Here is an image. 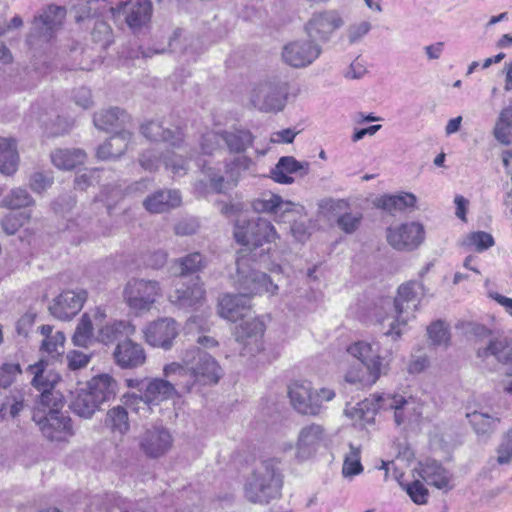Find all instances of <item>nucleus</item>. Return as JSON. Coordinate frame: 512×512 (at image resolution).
I'll return each mask as SVG.
<instances>
[{
	"instance_id": "0eeeda50",
	"label": "nucleus",
	"mask_w": 512,
	"mask_h": 512,
	"mask_svg": "<svg viewBox=\"0 0 512 512\" xmlns=\"http://www.w3.org/2000/svg\"><path fill=\"white\" fill-rule=\"evenodd\" d=\"M241 250L237 258V272L235 277V286L242 295L250 299L252 295L268 293L274 295L277 293L278 286L274 284L270 277L255 268H252L249 261L250 256Z\"/></svg>"
},
{
	"instance_id": "4d7b16f0",
	"label": "nucleus",
	"mask_w": 512,
	"mask_h": 512,
	"mask_svg": "<svg viewBox=\"0 0 512 512\" xmlns=\"http://www.w3.org/2000/svg\"><path fill=\"white\" fill-rule=\"evenodd\" d=\"M92 36L96 42H100L103 46H107L112 42V29L106 22L96 21Z\"/></svg>"
},
{
	"instance_id": "a18cd8bd",
	"label": "nucleus",
	"mask_w": 512,
	"mask_h": 512,
	"mask_svg": "<svg viewBox=\"0 0 512 512\" xmlns=\"http://www.w3.org/2000/svg\"><path fill=\"white\" fill-rule=\"evenodd\" d=\"M33 199L29 193L22 188L12 189L6 196L0 201V206L11 210L20 209L33 204Z\"/></svg>"
},
{
	"instance_id": "58836bf2",
	"label": "nucleus",
	"mask_w": 512,
	"mask_h": 512,
	"mask_svg": "<svg viewBox=\"0 0 512 512\" xmlns=\"http://www.w3.org/2000/svg\"><path fill=\"white\" fill-rule=\"evenodd\" d=\"M222 141L231 153H244L254 142L253 134L246 129H231L222 131Z\"/></svg>"
},
{
	"instance_id": "2f4dec72",
	"label": "nucleus",
	"mask_w": 512,
	"mask_h": 512,
	"mask_svg": "<svg viewBox=\"0 0 512 512\" xmlns=\"http://www.w3.org/2000/svg\"><path fill=\"white\" fill-rule=\"evenodd\" d=\"M421 478L429 485L438 489H451L452 474L435 460H428L421 465Z\"/></svg>"
},
{
	"instance_id": "6ab92c4d",
	"label": "nucleus",
	"mask_w": 512,
	"mask_h": 512,
	"mask_svg": "<svg viewBox=\"0 0 512 512\" xmlns=\"http://www.w3.org/2000/svg\"><path fill=\"white\" fill-rule=\"evenodd\" d=\"M179 333V328L173 318H159L150 322L144 329L145 341L153 346L168 350L172 347L174 339Z\"/></svg>"
},
{
	"instance_id": "4c0bfd02",
	"label": "nucleus",
	"mask_w": 512,
	"mask_h": 512,
	"mask_svg": "<svg viewBox=\"0 0 512 512\" xmlns=\"http://www.w3.org/2000/svg\"><path fill=\"white\" fill-rule=\"evenodd\" d=\"M197 164L201 167L202 173L209 181V186L204 180H199L195 183V190L198 194L205 195L210 191L216 193L225 192L226 182L220 172L213 167L207 166L206 163H201L200 160H198Z\"/></svg>"
},
{
	"instance_id": "f257e3e1",
	"label": "nucleus",
	"mask_w": 512,
	"mask_h": 512,
	"mask_svg": "<svg viewBox=\"0 0 512 512\" xmlns=\"http://www.w3.org/2000/svg\"><path fill=\"white\" fill-rule=\"evenodd\" d=\"M346 351L357 359L358 363L347 368L344 380L358 388L371 387L390 369V359L387 355L380 354V345L377 341H356L347 346Z\"/></svg>"
},
{
	"instance_id": "c9c22d12",
	"label": "nucleus",
	"mask_w": 512,
	"mask_h": 512,
	"mask_svg": "<svg viewBox=\"0 0 512 512\" xmlns=\"http://www.w3.org/2000/svg\"><path fill=\"white\" fill-rule=\"evenodd\" d=\"M132 333L133 328L126 321L108 322L99 327L97 340L106 345L119 343L123 341L122 338L128 339V336Z\"/></svg>"
},
{
	"instance_id": "ddd939ff",
	"label": "nucleus",
	"mask_w": 512,
	"mask_h": 512,
	"mask_svg": "<svg viewBox=\"0 0 512 512\" xmlns=\"http://www.w3.org/2000/svg\"><path fill=\"white\" fill-rule=\"evenodd\" d=\"M321 53V46L309 37V39H297L285 44L281 56L285 64L299 69L311 65Z\"/></svg>"
},
{
	"instance_id": "79ce46f5",
	"label": "nucleus",
	"mask_w": 512,
	"mask_h": 512,
	"mask_svg": "<svg viewBox=\"0 0 512 512\" xmlns=\"http://www.w3.org/2000/svg\"><path fill=\"white\" fill-rule=\"evenodd\" d=\"M70 408L76 415L88 419L100 408V404L87 389H81L73 397Z\"/></svg>"
},
{
	"instance_id": "4468645a",
	"label": "nucleus",
	"mask_w": 512,
	"mask_h": 512,
	"mask_svg": "<svg viewBox=\"0 0 512 512\" xmlns=\"http://www.w3.org/2000/svg\"><path fill=\"white\" fill-rule=\"evenodd\" d=\"M344 23V19L338 10H320L311 15L304 29L307 35L315 41L327 42Z\"/></svg>"
},
{
	"instance_id": "0e129e2a",
	"label": "nucleus",
	"mask_w": 512,
	"mask_h": 512,
	"mask_svg": "<svg viewBox=\"0 0 512 512\" xmlns=\"http://www.w3.org/2000/svg\"><path fill=\"white\" fill-rule=\"evenodd\" d=\"M165 167L175 175L183 176L187 172V161L180 155L173 154L164 160Z\"/></svg>"
},
{
	"instance_id": "9b49d317",
	"label": "nucleus",
	"mask_w": 512,
	"mask_h": 512,
	"mask_svg": "<svg viewBox=\"0 0 512 512\" xmlns=\"http://www.w3.org/2000/svg\"><path fill=\"white\" fill-rule=\"evenodd\" d=\"M182 360L186 366L191 367L196 379L202 384H216L222 376L218 362L198 347L186 349L182 354Z\"/></svg>"
},
{
	"instance_id": "de8ad7c7",
	"label": "nucleus",
	"mask_w": 512,
	"mask_h": 512,
	"mask_svg": "<svg viewBox=\"0 0 512 512\" xmlns=\"http://www.w3.org/2000/svg\"><path fill=\"white\" fill-rule=\"evenodd\" d=\"M427 334L433 345L447 346L450 341V333L447 326L441 320L433 322L427 327Z\"/></svg>"
},
{
	"instance_id": "4be33fe9",
	"label": "nucleus",
	"mask_w": 512,
	"mask_h": 512,
	"mask_svg": "<svg viewBox=\"0 0 512 512\" xmlns=\"http://www.w3.org/2000/svg\"><path fill=\"white\" fill-rule=\"evenodd\" d=\"M326 440L325 428L317 423L303 426L297 437L296 457L306 460L312 457Z\"/></svg>"
},
{
	"instance_id": "bf43d9fd",
	"label": "nucleus",
	"mask_w": 512,
	"mask_h": 512,
	"mask_svg": "<svg viewBox=\"0 0 512 512\" xmlns=\"http://www.w3.org/2000/svg\"><path fill=\"white\" fill-rule=\"evenodd\" d=\"M371 30V23L362 21L360 23L351 24L347 28V37L350 44L359 42Z\"/></svg>"
},
{
	"instance_id": "13d9d810",
	"label": "nucleus",
	"mask_w": 512,
	"mask_h": 512,
	"mask_svg": "<svg viewBox=\"0 0 512 512\" xmlns=\"http://www.w3.org/2000/svg\"><path fill=\"white\" fill-rule=\"evenodd\" d=\"M21 373L18 364H4L0 367V388H8Z\"/></svg>"
},
{
	"instance_id": "5701e85b",
	"label": "nucleus",
	"mask_w": 512,
	"mask_h": 512,
	"mask_svg": "<svg viewBox=\"0 0 512 512\" xmlns=\"http://www.w3.org/2000/svg\"><path fill=\"white\" fill-rule=\"evenodd\" d=\"M86 299L85 290H66L53 299L49 311L60 320H70L82 309Z\"/></svg>"
},
{
	"instance_id": "7c9ffc66",
	"label": "nucleus",
	"mask_w": 512,
	"mask_h": 512,
	"mask_svg": "<svg viewBox=\"0 0 512 512\" xmlns=\"http://www.w3.org/2000/svg\"><path fill=\"white\" fill-rule=\"evenodd\" d=\"M181 203V196L176 190H158L143 201L144 208L150 213H165Z\"/></svg>"
},
{
	"instance_id": "bb28decb",
	"label": "nucleus",
	"mask_w": 512,
	"mask_h": 512,
	"mask_svg": "<svg viewBox=\"0 0 512 512\" xmlns=\"http://www.w3.org/2000/svg\"><path fill=\"white\" fill-rule=\"evenodd\" d=\"M132 140L133 133L129 129L117 131L98 146L96 156L100 160H116L126 152Z\"/></svg>"
},
{
	"instance_id": "20e7f679",
	"label": "nucleus",
	"mask_w": 512,
	"mask_h": 512,
	"mask_svg": "<svg viewBox=\"0 0 512 512\" xmlns=\"http://www.w3.org/2000/svg\"><path fill=\"white\" fill-rule=\"evenodd\" d=\"M424 295V286L419 281H408L398 287L394 299L393 321L389 324L390 329L386 336L399 338L405 330L408 322L415 318L421 298Z\"/></svg>"
},
{
	"instance_id": "aec40b11",
	"label": "nucleus",
	"mask_w": 512,
	"mask_h": 512,
	"mask_svg": "<svg viewBox=\"0 0 512 512\" xmlns=\"http://www.w3.org/2000/svg\"><path fill=\"white\" fill-rule=\"evenodd\" d=\"M140 132L148 140L166 142L173 148H180L184 142L182 128L167 120L148 121L141 125Z\"/></svg>"
},
{
	"instance_id": "412c9836",
	"label": "nucleus",
	"mask_w": 512,
	"mask_h": 512,
	"mask_svg": "<svg viewBox=\"0 0 512 512\" xmlns=\"http://www.w3.org/2000/svg\"><path fill=\"white\" fill-rule=\"evenodd\" d=\"M264 323L257 318L243 321L235 330L236 341L243 345L240 354L255 355L263 349Z\"/></svg>"
},
{
	"instance_id": "1a4fd4ad",
	"label": "nucleus",
	"mask_w": 512,
	"mask_h": 512,
	"mask_svg": "<svg viewBox=\"0 0 512 512\" xmlns=\"http://www.w3.org/2000/svg\"><path fill=\"white\" fill-rule=\"evenodd\" d=\"M122 296L131 311L146 313L162 297V287L156 280L131 278L125 284Z\"/></svg>"
},
{
	"instance_id": "c85d7f7f",
	"label": "nucleus",
	"mask_w": 512,
	"mask_h": 512,
	"mask_svg": "<svg viewBox=\"0 0 512 512\" xmlns=\"http://www.w3.org/2000/svg\"><path fill=\"white\" fill-rule=\"evenodd\" d=\"M204 295L205 290L197 277L188 284L177 287L169 295V301L181 309H187L197 305L204 298Z\"/></svg>"
},
{
	"instance_id": "c03bdc74",
	"label": "nucleus",
	"mask_w": 512,
	"mask_h": 512,
	"mask_svg": "<svg viewBox=\"0 0 512 512\" xmlns=\"http://www.w3.org/2000/svg\"><path fill=\"white\" fill-rule=\"evenodd\" d=\"M495 138L502 144L511 143L512 137V106L504 108L499 115L494 128Z\"/></svg>"
},
{
	"instance_id": "e2e57ef3",
	"label": "nucleus",
	"mask_w": 512,
	"mask_h": 512,
	"mask_svg": "<svg viewBox=\"0 0 512 512\" xmlns=\"http://www.w3.org/2000/svg\"><path fill=\"white\" fill-rule=\"evenodd\" d=\"M65 342V336L63 332L57 331L50 339H44L42 341L41 350L48 354L57 353L59 354V348H62Z\"/></svg>"
},
{
	"instance_id": "052dcab7",
	"label": "nucleus",
	"mask_w": 512,
	"mask_h": 512,
	"mask_svg": "<svg viewBox=\"0 0 512 512\" xmlns=\"http://www.w3.org/2000/svg\"><path fill=\"white\" fill-rule=\"evenodd\" d=\"M160 162L161 157L155 149H148L139 157V164L141 167L150 172L157 170Z\"/></svg>"
},
{
	"instance_id": "6e6552de",
	"label": "nucleus",
	"mask_w": 512,
	"mask_h": 512,
	"mask_svg": "<svg viewBox=\"0 0 512 512\" xmlns=\"http://www.w3.org/2000/svg\"><path fill=\"white\" fill-rule=\"evenodd\" d=\"M233 234L236 242L248 250L271 243L278 237L274 226L263 217L253 219L239 217L235 222Z\"/></svg>"
},
{
	"instance_id": "680f3d73",
	"label": "nucleus",
	"mask_w": 512,
	"mask_h": 512,
	"mask_svg": "<svg viewBox=\"0 0 512 512\" xmlns=\"http://www.w3.org/2000/svg\"><path fill=\"white\" fill-rule=\"evenodd\" d=\"M361 219V214L345 213L337 219V224L345 233L351 234L357 230Z\"/></svg>"
},
{
	"instance_id": "423d86ee",
	"label": "nucleus",
	"mask_w": 512,
	"mask_h": 512,
	"mask_svg": "<svg viewBox=\"0 0 512 512\" xmlns=\"http://www.w3.org/2000/svg\"><path fill=\"white\" fill-rule=\"evenodd\" d=\"M65 16L66 9L64 7L49 5L34 17L27 35V44L35 49H41L49 44L62 27Z\"/></svg>"
},
{
	"instance_id": "393cba45",
	"label": "nucleus",
	"mask_w": 512,
	"mask_h": 512,
	"mask_svg": "<svg viewBox=\"0 0 512 512\" xmlns=\"http://www.w3.org/2000/svg\"><path fill=\"white\" fill-rule=\"evenodd\" d=\"M112 355L116 365L122 369H136L146 362L143 346L131 339L117 343Z\"/></svg>"
},
{
	"instance_id": "338daca9",
	"label": "nucleus",
	"mask_w": 512,
	"mask_h": 512,
	"mask_svg": "<svg viewBox=\"0 0 512 512\" xmlns=\"http://www.w3.org/2000/svg\"><path fill=\"white\" fill-rule=\"evenodd\" d=\"M279 196L271 194L269 198L258 199L254 202L253 207L258 212H270L276 215Z\"/></svg>"
},
{
	"instance_id": "5fc2aeb1",
	"label": "nucleus",
	"mask_w": 512,
	"mask_h": 512,
	"mask_svg": "<svg viewBox=\"0 0 512 512\" xmlns=\"http://www.w3.org/2000/svg\"><path fill=\"white\" fill-rule=\"evenodd\" d=\"M405 490L414 503L421 505L427 502L428 490L421 481L415 480L407 484Z\"/></svg>"
},
{
	"instance_id": "f704fd0d",
	"label": "nucleus",
	"mask_w": 512,
	"mask_h": 512,
	"mask_svg": "<svg viewBox=\"0 0 512 512\" xmlns=\"http://www.w3.org/2000/svg\"><path fill=\"white\" fill-rule=\"evenodd\" d=\"M300 170H302L303 174L306 175L309 171V163L297 161L292 156H284L279 159L271 173L272 178L277 183L291 184L294 179L288 174H292Z\"/></svg>"
},
{
	"instance_id": "6e6d98bb",
	"label": "nucleus",
	"mask_w": 512,
	"mask_h": 512,
	"mask_svg": "<svg viewBox=\"0 0 512 512\" xmlns=\"http://www.w3.org/2000/svg\"><path fill=\"white\" fill-rule=\"evenodd\" d=\"M222 132L210 131L202 136L200 143L201 152L204 155H211L220 146Z\"/></svg>"
},
{
	"instance_id": "8fccbe9b",
	"label": "nucleus",
	"mask_w": 512,
	"mask_h": 512,
	"mask_svg": "<svg viewBox=\"0 0 512 512\" xmlns=\"http://www.w3.org/2000/svg\"><path fill=\"white\" fill-rule=\"evenodd\" d=\"M253 161L247 156L236 157L230 164L226 165V173L233 185L238 182L241 173L248 171L253 165Z\"/></svg>"
},
{
	"instance_id": "dca6fc26",
	"label": "nucleus",
	"mask_w": 512,
	"mask_h": 512,
	"mask_svg": "<svg viewBox=\"0 0 512 512\" xmlns=\"http://www.w3.org/2000/svg\"><path fill=\"white\" fill-rule=\"evenodd\" d=\"M33 421L39 427L42 435L51 442H66L74 434L70 417L62 412L45 415L34 413Z\"/></svg>"
},
{
	"instance_id": "9d476101",
	"label": "nucleus",
	"mask_w": 512,
	"mask_h": 512,
	"mask_svg": "<svg viewBox=\"0 0 512 512\" xmlns=\"http://www.w3.org/2000/svg\"><path fill=\"white\" fill-rule=\"evenodd\" d=\"M288 94V82L280 77H272L254 87L250 101L259 111L279 112L284 109Z\"/></svg>"
},
{
	"instance_id": "864d4df0",
	"label": "nucleus",
	"mask_w": 512,
	"mask_h": 512,
	"mask_svg": "<svg viewBox=\"0 0 512 512\" xmlns=\"http://www.w3.org/2000/svg\"><path fill=\"white\" fill-rule=\"evenodd\" d=\"M466 244L475 246L477 251H484L494 245V239L492 235L487 232L477 231L468 235Z\"/></svg>"
},
{
	"instance_id": "37998d69",
	"label": "nucleus",
	"mask_w": 512,
	"mask_h": 512,
	"mask_svg": "<svg viewBox=\"0 0 512 512\" xmlns=\"http://www.w3.org/2000/svg\"><path fill=\"white\" fill-rule=\"evenodd\" d=\"M104 424L112 433L125 435L130 429L127 410L123 406H115L109 409Z\"/></svg>"
},
{
	"instance_id": "f3484780",
	"label": "nucleus",
	"mask_w": 512,
	"mask_h": 512,
	"mask_svg": "<svg viewBox=\"0 0 512 512\" xmlns=\"http://www.w3.org/2000/svg\"><path fill=\"white\" fill-rule=\"evenodd\" d=\"M173 436L164 426H152L145 429L139 436V448L151 459L166 455L173 447Z\"/></svg>"
},
{
	"instance_id": "c756f323",
	"label": "nucleus",
	"mask_w": 512,
	"mask_h": 512,
	"mask_svg": "<svg viewBox=\"0 0 512 512\" xmlns=\"http://www.w3.org/2000/svg\"><path fill=\"white\" fill-rule=\"evenodd\" d=\"M163 374L172 385L175 395L178 390L190 391L192 386L198 382L190 366H183L176 362L167 364L163 369Z\"/></svg>"
},
{
	"instance_id": "b1692460",
	"label": "nucleus",
	"mask_w": 512,
	"mask_h": 512,
	"mask_svg": "<svg viewBox=\"0 0 512 512\" xmlns=\"http://www.w3.org/2000/svg\"><path fill=\"white\" fill-rule=\"evenodd\" d=\"M288 395L294 409L303 415L316 416L321 412V403L314 397L308 382H295L289 386Z\"/></svg>"
},
{
	"instance_id": "2eb2a0df",
	"label": "nucleus",
	"mask_w": 512,
	"mask_h": 512,
	"mask_svg": "<svg viewBox=\"0 0 512 512\" xmlns=\"http://www.w3.org/2000/svg\"><path fill=\"white\" fill-rule=\"evenodd\" d=\"M386 239L389 245L398 251H413L423 243L425 230L418 222H407L389 227Z\"/></svg>"
},
{
	"instance_id": "473e14b6",
	"label": "nucleus",
	"mask_w": 512,
	"mask_h": 512,
	"mask_svg": "<svg viewBox=\"0 0 512 512\" xmlns=\"http://www.w3.org/2000/svg\"><path fill=\"white\" fill-rule=\"evenodd\" d=\"M105 317V311L101 308H96L92 316L85 313L76 327L72 338L73 343L79 347H87L91 342L93 320L96 326H100Z\"/></svg>"
},
{
	"instance_id": "603ef678",
	"label": "nucleus",
	"mask_w": 512,
	"mask_h": 512,
	"mask_svg": "<svg viewBox=\"0 0 512 512\" xmlns=\"http://www.w3.org/2000/svg\"><path fill=\"white\" fill-rule=\"evenodd\" d=\"M496 461L499 465H506L512 461V429H510L502 438L497 448Z\"/></svg>"
},
{
	"instance_id": "7ed1b4c3",
	"label": "nucleus",
	"mask_w": 512,
	"mask_h": 512,
	"mask_svg": "<svg viewBox=\"0 0 512 512\" xmlns=\"http://www.w3.org/2000/svg\"><path fill=\"white\" fill-rule=\"evenodd\" d=\"M282 476L273 461L258 464L244 485L246 499L252 503L267 504L280 496Z\"/></svg>"
},
{
	"instance_id": "3c124183",
	"label": "nucleus",
	"mask_w": 512,
	"mask_h": 512,
	"mask_svg": "<svg viewBox=\"0 0 512 512\" xmlns=\"http://www.w3.org/2000/svg\"><path fill=\"white\" fill-rule=\"evenodd\" d=\"M178 263L180 266L181 275L197 272L204 268L206 265L204 257L198 252L188 254L187 256L181 258Z\"/></svg>"
},
{
	"instance_id": "09e8293b",
	"label": "nucleus",
	"mask_w": 512,
	"mask_h": 512,
	"mask_svg": "<svg viewBox=\"0 0 512 512\" xmlns=\"http://www.w3.org/2000/svg\"><path fill=\"white\" fill-rule=\"evenodd\" d=\"M29 218L30 215L26 212H11L2 219L1 225L5 233L14 235Z\"/></svg>"
},
{
	"instance_id": "72a5a7b5",
	"label": "nucleus",
	"mask_w": 512,
	"mask_h": 512,
	"mask_svg": "<svg viewBox=\"0 0 512 512\" xmlns=\"http://www.w3.org/2000/svg\"><path fill=\"white\" fill-rule=\"evenodd\" d=\"M87 390L101 406L103 403L115 398L117 382L110 375L101 374L89 381Z\"/></svg>"
},
{
	"instance_id": "f8f14e48",
	"label": "nucleus",
	"mask_w": 512,
	"mask_h": 512,
	"mask_svg": "<svg viewBox=\"0 0 512 512\" xmlns=\"http://www.w3.org/2000/svg\"><path fill=\"white\" fill-rule=\"evenodd\" d=\"M471 332L479 340L488 338V342L484 346L477 348V357L487 360L494 357L495 360L502 364H512V340L504 336L493 337L491 331L482 325H474Z\"/></svg>"
},
{
	"instance_id": "a211bd4d",
	"label": "nucleus",
	"mask_w": 512,
	"mask_h": 512,
	"mask_svg": "<svg viewBox=\"0 0 512 512\" xmlns=\"http://www.w3.org/2000/svg\"><path fill=\"white\" fill-rule=\"evenodd\" d=\"M36 375L32 378L31 384L41 392L40 399L34 413L40 415L52 414L54 412H61L63 408V397L62 395L54 390V385L58 382V377L48 379L46 382H42L43 373L37 367H35Z\"/></svg>"
},
{
	"instance_id": "774afa93",
	"label": "nucleus",
	"mask_w": 512,
	"mask_h": 512,
	"mask_svg": "<svg viewBox=\"0 0 512 512\" xmlns=\"http://www.w3.org/2000/svg\"><path fill=\"white\" fill-rule=\"evenodd\" d=\"M73 100L76 105L83 109H88L93 104L91 91L86 87L76 89L73 93Z\"/></svg>"
},
{
	"instance_id": "a878e982",
	"label": "nucleus",
	"mask_w": 512,
	"mask_h": 512,
	"mask_svg": "<svg viewBox=\"0 0 512 512\" xmlns=\"http://www.w3.org/2000/svg\"><path fill=\"white\" fill-rule=\"evenodd\" d=\"M131 117L119 107L100 110L94 114L93 123L98 130L116 133L128 129Z\"/></svg>"
},
{
	"instance_id": "39448f33",
	"label": "nucleus",
	"mask_w": 512,
	"mask_h": 512,
	"mask_svg": "<svg viewBox=\"0 0 512 512\" xmlns=\"http://www.w3.org/2000/svg\"><path fill=\"white\" fill-rule=\"evenodd\" d=\"M174 389L166 379L153 378L147 383H141L138 393L124 395V404L136 413L147 416L161 402L174 396Z\"/></svg>"
},
{
	"instance_id": "f03ea898",
	"label": "nucleus",
	"mask_w": 512,
	"mask_h": 512,
	"mask_svg": "<svg viewBox=\"0 0 512 512\" xmlns=\"http://www.w3.org/2000/svg\"><path fill=\"white\" fill-rule=\"evenodd\" d=\"M380 409L394 410V421L399 426L406 423L418 422L423 415V404L414 397L404 398L400 395H373V398L365 399L354 407L353 416L364 418V411L371 410L373 413Z\"/></svg>"
},
{
	"instance_id": "cd10ccee",
	"label": "nucleus",
	"mask_w": 512,
	"mask_h": 512,
	"mask_svg": "<svg viewBox=\"0 0 512 512\" xmlns=\"http://www.w3.org/2000/svg\"><path fill=\"white\" fill-rule=\"evenodd\" d=\"M219 315L231 322L248 317L250 313V300L240 292L238 294H225L219 300Z\"/></svg>"
},
{
	"instance_id": "a19ab883",
	"label": "nucleus",
	"mask_w": 512,
	"mask_h": 512,
	"mask_svg": "<svg viewBox=\"0 0 512 512\" xmlns=\"http://www.w3.org/2000/svg\"><path fill=\"white\" fill-rule=\"evenodd\" d=\"M19 156L16 149V142L13 139H0V172L5 175H12L16 172Z\"/></svg>"
},
{
	"instance_id": "49530a36",
	"label": "nucleus",
	"mask_w": 512,
	"mask_h": 512,
	"mask_svg": "<svg viewBox=\"0 0 512 512\" xmlns=\"http://www.w3.org/2000/svg\"><path fill=\"white\" fill-rule=\"evenodd\" d=\"M350 451L344 458L342 467V475L345 478L359 475L363 471V466L360 462V448L349 444Z\"/></svg>"
},
{
	"instance_id": "69168bd1",
	"label": "nucleus",
	"mask_w": 512,
	"mask_h": 512,
	"mask_svg": "<svg viewBox=\"0 0 512 512\" xmlns=\"http://www.w3.org/2000/svg\"><path fill=\"white\" fill-rule=\"evenodd\" d=\"M99 170H86L84 173L76 176L74 183L75 187L80 190H85L94 182H98Z\"/></svg>"
},
{
	"instance_id": "ea45409f",
	"label": "nucleus",
	"mask_w": 512,
	"mask_h": 512,
	"mask_svg": "<svg viewBox=\"0 0 512 512\" xmlns=\"http://www.w3.org/2000/svg\"><path fill=\"white\" fill-rule=\"evenodd\" d=\"M86 152L79 148L56 149L51 153V161L55 167L62 170H71L84 163Z\"/></svg>"
},
{
	"instance_id": "e433bc0d",
	"label": "nucleus",
	"mask_w": 512,
	"mask_h": 512,
	"mask_svg": "<svg viewBox=\"0 0 512 512\" xmlns=\"http://www.w3.org/2000/svg\"><path fill=\"white\" fill-rule=\"evenodd\" d=\"M467 418L477 436L484 439L490 438L501 422L500 417L481 411L468 413Z\"/></svg>"
}]
</instances>
